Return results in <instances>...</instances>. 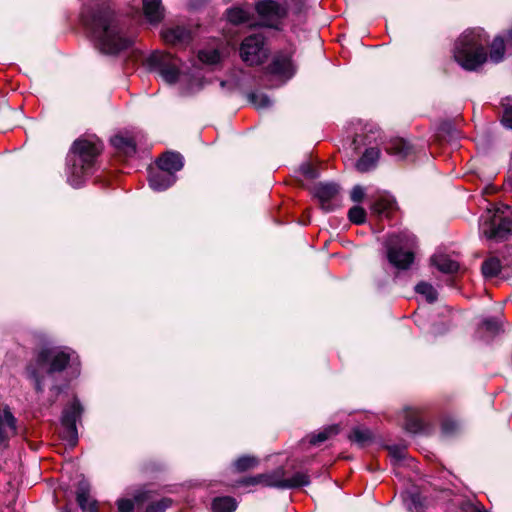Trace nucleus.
Returning a JSON list of instances; mask_svg holds the SVG:
<instances>
[{
  "mask_svg": "<svg viewBox=\"0 0 512 512\" xmlns=\"http://www.w3.org/2000/svg\"><path fill=\"white\" fill-rule=\"evenodd\" d=\"M82 1L81 23L102 53L117 55L132 45L133 38L128 34L123 18L107 0Z\"/></svg>",
  "mask_w": 512,
  "mask_h": 512,
  "instance_id": "1",
  "label": "nucleus"
},
{
  "mask_svg": "<svg viewBox=\"0 0 512 512\" xmlns=\"http://www.w3.org/2000/svg\"><path fill=\"white\" fill-rule=\"evenodd\" d=\"M74 352L68 348L52 347L41 349L35 361L26 367L27 377L33 381L37 393H43L45 387L58 395L65 386L62 375L72 361Z\"/></svg>",
  "mask_w": 512,
  "mask_h": 512,
  "instance_id": "2",
  "label": "nucleus"
},
{
  "mask_svg": "<svg viewBox=\"0 0 512 512\" xmlns=\"http://www.w3.org/2000/svg\"><path fill=\"white\" fill-rule=\"evenodd\" d=\"M101 151L102 142L96 136L74 141L67 158V181L71 186L80 187L95 172Z\"/></svg>",
  "mask_w": 512,
  "mask_h": 512,
  "instance_id": "3",
  "label": "nucleus"
},
{
  "mask_svg": "<svg viewBox=\"0 0 512 512\" xmlns=\"http://www.w3.org/2000/svg\"><path fill=\"white\" fill-rule=\"evenodd\" d=\"M488 36L481 28L465 31L457 40L454 48L456 62L466 70H476L487 60L485 46Z\"/></svg>",
  "mask_w": 512,
  "mask_h": 512,
  "instance_id": "4",
  "label": "nucleus"
},
{
  "mask_svg": "<svg viewBox=\"0 0 512 512\" xmlns=\"http://www.w3.org/2000/svg\"><path fill=\"white\" fill-rule=\"evenodd\" d=\"M415 245L416 238L408 231L390 235L385 242L390 264L397 269H408L414 260L412 249Z\"/></svg>",
  "mask_w": 512,
  "mask_h": 512,
  "instance_id": "5",
  "label": "nucleus"
},
{
  "mask_svg": "<svg viewBox=\"0 0 512 512\" xmlns=\"http://www.w3.org/2000/svg\"><path fill=\"white\" fill-rule=\"evenodd\" d=\"M512 207L499 204L488 209L480 224L482 233L489 239H504L512 230Z\"/></svg>",
  "mask_w": 512,
  "mask_h": 512,
  "instance_id": "6",
  "label": "nucleus"
},
{
  "mask_svg": "<svg viewBox=\"0 0 512 512\" xmlns=\"http://www.w3.org/2000/svg\"><path fill=\"white\" fill-rule=\"evenodd\" d=\"M302 6V0H261L256 4V11L266 26L275 28L289 11L299 13Z\"/></svg>",
  "mask_w": 512,
  "mask_h": 512,
  "instance_id": "7",
  "label": "nucleus"
},
{
  "mask_svg": "<svg viewBox=\"0 0 512 512\" xmlns=\"http://www.w3.org/2000/svg\"><path fill=\"white\" fill-rule=\"evenodd\" d=\"M150 69L157 71L163 80L173 84L178 80L180 72V60L165 52H153L147 59Z\"/></svg>",
  "mask_w": 512,
  "mask_h": 512,
  "instance_id": "8",
  "label": "nucleus"
},
{
  "mask_svg": "<svg viewBox=\"0 0 512 512\" xmlns=\"http://www.w3.org/2000/svg\"><path fill=\"white\" fill-rule=\"evenodd\" d=\"M240 57L251 66L262 64L268 57L265 37L261 33H255L244 38L240 45Z\"/></svg>",
  "mask_w": 512,
  "mask_h": 512,
  "instance_id": "9",
  "label": "nucleus"
},
{
  "mask_svg": "<svg viewBox=\"0 0 512 512\" xmlns=\"http://www.w3.org/2000/svg\"><path fill=\"white\" fill-rule=\"evenodd\" d=\"M83 409L77 399L64 408L61 425H62V438L68 442L70 446H74L78 440V432L76 423L80 420Z\"/></svg>",
  "mask_w": 512,
  "mask_h": 512,
  "instance_id": "10",
  "label": "nucleus"
},
{
  "mask_svg": "<svg viewBox=\"0 0 512 512\" xmlns=\"http://www.w3.org/2000/svg\"><path fill=\"white\" fill-rule=\"evenodd\" d=\"M265 486L279 489H294L310 484V477L307 473L297 472L291 478H285V471L279 468L270 473H264Z\"/></svg>",
  "mask_w": 512,
  "mask_h": 512,
  "instance_id": "11",
  "label": "nucleus"
},
{
  "mask_svg": "<svg viewBox=\"0 0 512 512\" xmlns=\"http://www.w3.org/2000/svg\"><path fill=\"white\" fill-rule=\"evenodd\" d=\"M161 36L165 43L175 47H185L192 40L191 31L182 25H173L164 27Z\"/></svg>",
  "mask_w": 512,
  "mask_h": 512,
  "instance_id": "12",
  "label": "nucleus"
},
{
  "mask_svg": "<svg viewBox=\"0 0 512 512\" xmlns=\"http://www.w3.org/2000/svg\"><path fill=\"white\" fill-rule=\"evenodd\" d=\"M339 186L336 183H318L313 188L314 196L319 200L323 210L329 212L334 209L333 200L339 193Z\"/></svg>",
  "mask_w": 512,
  "mask_h": 512,
  "instance_id": "13",
  "label": "nucleus"
},
{
  "mask_svg": "<svg viewBox=\"0 0 512 512\" xmlns=\"http://www.w3.org/2000/svg\"><path fill=\"white\" fill-rule=\"evenodd\" d=\"M507 252L510 255V259L500 260L496 256L487 258L481 267L482 274L485 278H493L501 275L506 269L512 270V247L507 248Z\"/></svg>",
  "mask_w": 512,
  "mask_h": 512,
  "instance_id": "14",
  "label": "nucleus"
},
{
  "mask_svg": "<svg viewBox=\"0 0 512 512\" xmlns=\"http://www.w3.org/2000/svg\"><path fill=\"white\" fill-rule=\"evenodd\" d=\"M269 71L271 74L285 77L286 79L291 78L295 73L291 55L284 52L276 54L269 65Z\"/></svg>",
  "mask_w": 512,
  "mask_h": 512,
  "instance_id": "15",
  "label": "nucleus"
},
{
  "mask_svg": "<svg viewBox=\"0 0 512 512\" xmlns=\"http://www.w3.org/2000/svg\"><path fill=\"white\" fill-rule=\"evenodd\" d=\"M16 419L8 406H0V447H6L10 437L16 434Z\"/></svg>",
  "mask_w": 512,
  "mask_h": 512,
  "instance_id": "16",
  "label": "nucleus"
},
{
  "mask_svg": "<svg viewBox=\"0 0 512 512\" xmlns=\"http://www.w3.org/2000/svg\"><path fill=\"white\" fill-rule=\"evenodd\" d=\"M385 151L397 160H403L413 153V146L402 138H392L385 145Z\"/></svg>",
  "mask_w": 512,
  "mask_h": 512,
  "instance_id": "17",
  "label": "nucleus"
},
{
  "mask_svg": "<svg viewBox=\"0 0 512 512\" xmlns=\"http://www.w3.org/2000/svg\"><path fill=\"white\" fill-rule=\"evenodd\" d=\"M176 182V176L173 173L160 170L152 173L149 177L150 187L157 192L164 191Z\"/></svg>",
  "mask_w": 512,
  "mask_h": 512,
  "instance_id": "18",
  "label": "nucleus"
},
{
  "mask_svg": "<svg viewBox=\"0 0 512 512\" xmlns=\"http://www.w3.org/2000/svg\"><path fill=\"white\" fill-rule=\"evenodd\" d=\"M160 170L175 173L183 167V157L179 153H164L157 161Z\"/></svg>",
  "mask_w": 512,
  "mask_h": 512,
  "instance_id": "19",
  "label": "nucleus"
},
{
  "mask_svg": "<svg viewBox=\"0 0 512 512\" xmlns=\"http://www.w3.org/2000/svg\"><path fill=\"white\" fill-rule=\"evenodd\" d=\"M145 18L152 24L159 23L164 17L161 0H142Z\"/></svg>",
  "mask_w": 512,
  "mask_h": 512,
  "instance_id": "20",
  "label": "nucleus"
},
{
  "mask_svg": "<svg viewBox=\"0 0 512 512\" xmlns=\"http://www.w3.org/2000/svg\"><path fill=\"white\" fill-rule=\"evenodd\" d=\"M380 156V150L377 146L368 147L365 149L363 155L356 162V168L360 172H367L373 169Z\"/></svg>",
  "mask_w": 512,
  "mask_h": 512,
  "instance_id": "21",
  "label": "nucleus"
},
{
  "mask_svg": "<svg viewBox=\"0 0 512 512\" xmlns=\"http://www.w3.org/2000/svg\"><path fill=\"white\" fill-rule=\"evenodd\" d=\"M431 263L439 271H441L443 273H455L459 269L458 262L451 259L448 255L441 254V253L434 254L431 257Z\"/></svg>",
  "mask_w": 512,
  "mask_h": 512,
  "instance_id": "22",
  "label": "nucleus"
},
{
  "mask_svg": "<svg viewBox=\"0 0 512 512\" xmlns=\"http://www.w3.org/2000/svg\"><path fill=\"white\" fill-rule=\"evenodd\" d=\"M111 144L126 156H132L136 153V144L131 137L121 134L115 135L111 138Z\"/></svg>",
  "mask_w": 512,
  "mask_h": 512,
  "instance_id": "23",
  "label": "nucleus"
},
{
  "mask_svg": "<svg viewBox=\"0 0 512 512\" xmlns=\"http://www.w3.org/2000/svg\"><path fill=\"white\" fill-rule=\"evenodd\" d=\"M403 414L405 420L404 427L406 431L410 433H418L422 431L423 424L416 409L411 407L405 408Z\"/></svg>",
  "mask_w": 512,
  "mask_h": 512,
  "instance_id": "24",
  "label": "nucleus"
},
{
  "mask_svg": "<svg viewBox=\"0 0 512 512\" xmlns=\"http://www.w3.org/2000/svg\"><path fill=\"white\" fill-rule=\"evenodd\" d=\"M90 485L87 481H80L77 487L76 500L82 512H88V506L93 499H90Z\"/></svg>",
  "mask_w": 512,
  "mask_h": 512,
  "instance_id": "25",
  "label": "nucleus"
},
{
  "mask_svg": "<svg viewBox=\"0 0 512 512\" xmlns=\"http://www.w3.org/2000/svg\"><path fill=\"white\" fill-rule=\"evenodd\" d=\"M237 508V502L229 496L217 497L212 501V512H234Z\"/></svg>",
  "mask_w": 512,
  "mask_h": 512,
  "instance_id": "26",
  "label": "nucleus"
},
{
  "mask_svg": "<svg viewBox=\"0 0 512 512\" xmlns=\"http://www.w3.org/2000/svg\"><path fill=\"white\" fill-rule=\"evenodd\" d=\"M198 58L206 65H216L221 62L223 55L218 48H206L199 51Z\"/></svg>",
  "mask_w": 512,
  "mask_h": 512,
  "instance_id": "27",
  "label": "nucleus"
},
{
  "mask_svg": "<svg viewBox=\"0 0 512 512\" xmlns=\"http://www.w3.org/2000/svg\"><path fill=\"white\" fill-rule=\"evenodd\" d=\"M349 439L359 446H365L372 441L373 434L367 428L355 427L352 429Z\"/></svg>",
  "mask_w": 512,
  "mask_h": 512,
  "instance_id": "28",
  "label": "nucleus"
},
{
  "mask_svg": "<svg viewBox=\"0 0 512 512\" xmlns=\"http://www.w3.org/2000/svg\"><path fill=\"white\" fill-rule=\"evenodd\" d=\"M380 130L376 127H371L369 131L361 136L357 135L353 140V145L355 146V149L357 150L359 148V145H371L375 143L378 144V140L380 138Z\"/></svg>",
  "mask_w": 512,
  "mask_h": 512,
  "instance_id": "29",
  "label": "nucleus"
},
{
  "mask_svg": "<svg viewBox=\"0 0 512 512\" xmlns=\"http://www.w3.org/2000/svg\"><path fill=\"white\" fill-rule=\"evenodd\" d=\"M395 202L393 199L387 196L380 197L372 205V211L379 215H387L390 210L393 209Z\"/></svg>",
  "mask_w": 512,
  "mask_h": 512,
  "instance_id": "30",
  "label": "nucleus"
},
{
  "mask_svg": "<svg viewBox=\"0 0 512 512\" xmlns=\"http://www.w3.org/2000/svg\"><path fill=\"white\" fill-rule=\"evenodd\" d=\"M339 428L337 425H331L318 432L309 436V443L312 445L320 444L328 440L331 436L338 434Z\"/></svg>",
  "mask_w": 512,
  "mask_h": 512,
  "instance_id": "31",
  "label": "nucleus"
},
{
  "mask_svg": "<svg viewBox=\"0 0 512 512\" xmlns=\"http://www.w3.org/2000/svg\"><path fill=\"white\" fill-rule=\"evenodd\" d=\"M416 293L422 295L427 302L433 303L438 298L437 290L427 282H420L415 287Z\"/></svg>",
  "mask_w": 512,
  "mask_h": 512,
  "instance_id": "32",
  "label": "nucleus"
},
{
  "mask_svg": "<svg viewBox=\"0 0 512 512\" xmlns=\"http://www.w3.org/2000/svg\"><path fill=\"white\" fill-rule=\"evenodd\" d=\"M505 43L501 37H496L490 49V60L494 63H499L504 58Z\"/></svg>",
  "mask_w": 512,
  "mask_h": 512,
  "instance_id": "33",
  "label": "nucleus"
},
{
  "mask_svg": "<svg viewBox=\"0 0 512 512\" xmlns=\"http://www.w3.org/2000/svg\"><path fill=\"white\" fill-rule=\"evenodd\" d=\"M227 18L233 24L246 23L249 20V13L242 8L234 7L227 11Z\"/></svg>",
  "mask_w": 512,
  "mask_h": 512,
  "instance_id": "34",
  "label": "nucleus"
},
{
  "mask_svg": "<svg viewBox=\"0 0 512 512\" xmlns=\"http://www.w3.org/2000/svg\"><path fill=\"white\" fill-rule=\"evenodd\" d=\"M250 102L256 109H265L272 106L271 99L264 93L255 92L249 95Z\"/></svg>",
  "mask_w": 512,
  "mask_h": 512,
  "instance_id": "35",
  "label": "nucleus"
},
{
  "mask_svg": "<svg viewBox=\"0 0 512 512\" xmlns=\"http://www.w3.org/2000/svg\"><path fill=\"white\" fill-rule=\"evenodd\" d=\"M257 465L258 459L253 456H242L238 458L234 463L236 470H238L239 472H244L249 469H253Z\"/></svg>",
  "mask_w": 512,
  "mask_h": 512,
  "instance_id": "36",
  "label": "nucleus"
},
{
  "mask_svg": "<svg viewBox=\"0 0 512 512\" xmlns=\"http://www.w3.org/2000/svg\"><path fill=\"white\" fill-rule=\"evenodd\" d=\"M503 116L502 123L507 128L512 129V98L506 97L502 100Z\"/></svg>",
  "mask_w": 512,
  "mask_h": 512,
  "instance_id": "37",
  "label": "nucleus"
},
{
  "mask_svg": "<svg viewBox=\"0 0 512 512\" xmlns=\"http://www.w3.org/2000/svg\"><path fill=\"white\" fill-rule=\"evenodd\" d=\"M482 327L485 329V331H487L491 335L498 334L502 329L501 322L498 318L484 319L482 322Z\"/></svg>",
  "mask_w": 512,
  "mask_h": 512,
  "instance_id": "38",
  "label": "nucleus"
},
{
  "mask_svg": "<svg viewBox=\"0 0 512 512\" xmlns=\"http://www.w3.org/2000/svg\"><path fill=\"white\" fill-rule=\"evenodd\" d=\"M348 217L352 223L362 224L365 222L366 212L362 207L354 206L349 210Z\"/></svg>",
  "mask_w": 512,
  "mask_h": 512,
  "instance_id": "39",
  "label": "nucleus"
},
{
  "mask_svg": "<svg viewBox=\"0 0 512 512\" xmlns=\"http://www.w3.org/2000/svg\"><path fill=\"white\" fill-rule=\"evenodd\" d=\"M172 501L168 498H164L158 502L150 503L145 512H165V510L171 506Z\"/></svg>",
  "mask_w": 512,
  "mask_h": 512,
  "instance_id": "40",
  "label": "nucleus"
},
{
  "mask_svg": "<svg viewBox=\"0 0 512 512\" xmlns=\"http://www.w3.org/2000/svg\"><path fill=\"white\" fill-rule=\"evenodd\" d=\"M265 476L264 474H258L256 476H250L243 478L241 481H239L240 485H263L265 486Z\"/></svg>",
  "mask_w": 512,
  "mask_h": 512,
  "instance_id": "41",
  "label": "nucleus"
},
{
  "mask_svg": "<svg viewBox=\"0 0 512 512\" xmlns=\"http://www.w3.org/2000/svg\"><path fill=\"white\" fill-rule=\"evenodd\" d=\"M459 429V423L451 418H447L442 423V431L446 435H451Z\"/></svg>",
  "mask_w": 512,
  "mask_h": 512,
  "instance_id": "42",
  "label": "nucleus"
},
{
  "mask_svg": "<svg viewBox=\"0 0 512 512\" xmlns=\"http://www.w3.org/2000/svg\"><path fill=\"white\" fill-rule=\"evenodd\" d=\"M389 455L395 462H399L405 457V450L398 446L388 447Z\"/></svg>",
  "mask_w": 512,
  "mask_h": 512,
  "instance_id": "43",
  "label": "nucleus"
},
{
  "mask_svg": "<svg viewBox=\"0 0 512 512\" xmlns=\"http://www.w3.org/2000/svg\"><path fill=\"white\" fill-rule=\"evenodd\" d=\"M117 506L119 512H131L134 508V501L131 499H119Z\"/></svg>",
  "mask_w": 512,
  "mask_h": 512,
  "instance_id": "44",
  "label": "nucleus"
},
{
  "mask_svg": "<svg viewBox=\"0 0 512 512\" xmlns=\"http://www.w3.org/2000/svg\"><path fill=\"white\" fill-rule=\"evenodd\" d=\"M365 196V190L362 186L356 185L351 191V199L354 202H360Z\"/></svg>",
  "mask_w": 512,
  "mask_h": 512,
  "instance_id": "45",
  "label": "nucleus"
},
{
  "mask_svg": "<svg viewBox=\"0 0 512 512\" xmlns=\"http://www.w3.org/2000/svg\"><path fill=\"white\" fill-rule=\"evenodd\" d=\"M151 499V494L150 492L148 491H141V492H138L135 496H134V501L136 503H142V502H145L147 500Z\"/></svg>",
  "mask_w": 512,
  "mask_h": 512,
  "instance_id": "46",
  "label": "nucleus"
},
{
  "mask_svg": "<svg viewBox=\"0 0 512 512\" xmlns=\"http://www.w3.org/2000/svg\"><path fill=\"white\" fill-rule=\"evenodd\" d=\"M301 171L302 173L307 177V178H314L316 177V173H315V170L313 167H311L309 164H304L301 166Z\"/></svg>",
  "mask_w": 512,
  "mask_h": 512,
  "instance_id": "47",
  "label": "nucleus"
},
{
  "mask_svg": "<svg viewBox=\"0 0 512 512\" xmlns=\"http://www.w3.org/2000/svg\"><path fill=\"white\" fill-rule=\"evenodd\" d=\"M411 502H412V504H413V506H414L415 510H416L417 512H420V511H421V509H422V505H421V503H420V496H419V495H416V494L412 495V496H411Z\"/></svg>",
  "mask_w": 512,
  "mask_h": 512,
  "instance_id": "48",
  "label": "nucleus"
},
{
  "mask_svg": "<svg viewBox=\"0 0 512 512\" xmlns=\"http://www.w3.org/2000/svg\"><path fill=\"white\" fill-rule=\"evenodd\" d=\"M88 512H98V502L96 500L90 502Z\"/></svg>",
  "mask_w": 512,
  "mask_h": 512,
  "instance_id": "49",
  "label": "nucleus"
},
{
  "mask_svg": "<svg viewBox=\"0 0 512 512\" xmlns=\"http://www.w3.org/2000/svg\"><path fill=\"white\" fill-rule=\"evenodd\" d=\"M507 42H512V31L508 34Z\"/></svg>",
  "mask_w": 512,
  "mask_h": 512,
  "instance_id": "50",
  "label": "nucleus"
},
{
  "mask_svg": "<svg viewBox=\"0 0 512 512\" xmlns=\"http://www.w3.org/2000/svg\"><path fill=\"white\" fill-rule=\"evenodd\" d=\"M480 512H487V511H480Z\"/></svg>",
  "mask_w": 512,
  "mask_h": 512,
  "instance_id": "51",
  "label": "nucleus"
}]
</instances>
